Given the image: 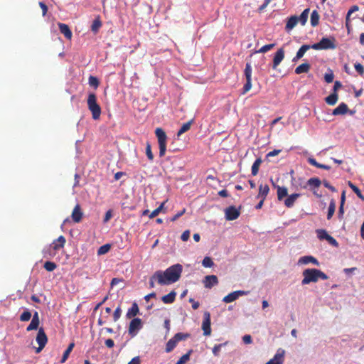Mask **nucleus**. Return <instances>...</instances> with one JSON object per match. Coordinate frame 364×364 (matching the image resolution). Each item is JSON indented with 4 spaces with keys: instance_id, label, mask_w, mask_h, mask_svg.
<instances>
[{
    "instance_id": "69168bd1",
    "label": "nucleus",
    "mask_w": 364,
    "mask_h": 364,
    "mask_svg": "<svg viewBox=\"0 0 364 364\" xmlns=\"http://www.w3.org/2000/svg\"><path fill=\"white\" fill-rule=\"evenodd\" d=\"M280 152H281V150H280V149H274L273 151H269V152L267 154V157H272V156H275L278 155Z\"/></svg>"
},
{
    "instance_id": "20e7f679",
    "label": "nucleus",
    "mask_w": 364,
    "mask_h": 364,
    "mask_svg": "<svg viewBox=\"0 0 364 364\" xmlns=\"http://www.w3.org/2000/svg\"><path fill=\"white\" fill-rule=\"evenodd\" d=\"M87 104L89 110L92 113V119L97 120L100 119L101 115V107L97 102V97L95 93H90L87 100Z\"/></svg>"
},
{
    "instance_id": "72a5a7b5",
    "label": "nucleus",
    "mask_w": 364,
    "mask_h": 364,
    "mask_svg": "<svg viewBox=\"0 0 364 364\" xmlns=\"http://www.w3.org/2000/svg\"><path fill=\"white\" fill-rule=\"evenodd\" d=\"M193 119H191L190 121L187 122L186 123H184L181 126V129L178 130V132L177 133V136H179L182 134L188 131L191 129V124H193Z\"/></svg>"
},
{
    "instance_id": "a19ab883",
    "label": "nucleus",
    "mask_w": 364,
    "mask_h": 364,
    "mask_svg": "<svg viewBox=\"0 0 364 364\" xmlns=\"http://www.w3.org/2000/svg\"><path fill=\"white\" fill-rule=\"evenodd\" d=\"M321 184V181L318 178H311L307 181V185L314 188H318Z\"/></svg>"
},
{
    "instance_id": "423d86ee",
    "label": "nucleus",
    "mask_w": 364,
    "mask_h": 364,
    "mask_svg": "<svg viewBox=\"0 0 364 364\" xmlns=\"http://www.w3.org/2000/svg\"><path fill=\"white\" fill-rule=\"evenodd\" d=\"M335 41L334 38H322L319 42L311 45V47L314 50L335 49L336 48Z\"/></svg>"
},
{
    "instance_id": "7c9ffc66",
    "label": "nucleus",
    "mask_w": 364,
    "mask_h": 364,
    "mask_svg": "<svg viewBox=\"0 0 364 364\" xmlns=\"http://www.w3.org/2000/svg\"><path fill=\"white\" fill-rule=\"evenodd\" d=\"M338 99V95L337 92H333L330 95H328V97H326L325 102L328 105L332 106V105H334L336 104Z\"/></svg>"
},
{
    "instance_id": "de8ad7c7",
    "label": "nucleus",
    "mask_w": 364,
    "mask_h": 364,
    "mask_svg": "<svg viewBox=\"0 0 364 364\" xmlns=\"http://www.w3.org/2000/svg\"><path fill=\"white\" fill-rule=\"evenodd\" d=\"M165 203H162L157 208L154 210L149 215L150 218H154L156 217L160 212L163 210Z\"/></svg>"
},
{
    "instance_id": "dca6fc26",
    "label": "nucleus",
    "mask_w": 364,
    "mask_h": 364,
    "mask_svg": "<svg viewBox=\"0 0 364 364\" xmlns=\"http://www.w3.org/2000/svg\"><path fill=\"white\" fill-rule=\"evenodd\" d=\"M284 58V50L281 48H279L275 53L274 58H273V64H272V68L277 69L278 65L281 63V62Z\"/></svg>"
},
{
    "instance_id": "9b49d317",
    "label": "nucleus",
    "mask_w": 364,
    "mask_h": 364,
    "mask_svg": "<svg viewBox=\"0 0 364 364\" xmlns=\"http://www.w3.org/2000/svg\"><path fill=\"white\" fill-rule=\"evenodd\" d=\"M142 328L141 319L139 318H133L129 326V333L134 336L138 331Z\"/></svg>"
},
{
    "instance_id": "ddd939ff",
    "label": "nucleus",
    "mask_w": 364,
    "mask_h": 364,
    "mask_svg": "<svg viewBox=\"0 0 364 364\" xmlns=\"http://www.w3.org/2000/svg\"><path fill=\"white\" fill-rule=\"evenodd\" d=\"M202 329L204 336H210L211 334L210 328V315L209 312H205L204 319L202 323Z\"/></svg>"
},
{
    "instance_id": "338daca9",
    "label": "nucleus",
    "mask_w": 364,
    "mask_h": 364,
    "mask_svg": "<svg viewBox=\"0 0 364 364\" xmlns=\"http://www.w3.org/2000/svg\"><path fill=\"white\" fill-rule=\"evenodd\" d=\"M105 345L107 348H112L114 346V341L111 338H108L105 341Z\"/></svg>"
},
{
    "instance_id": "9d476101",
    "label": "nucleus",
    "mask_w": 364,
    "mask_h": 364,
    "mask_svg": "<svg viewBox=\"0 0 364 364\" xmlns=\"http://www.w3.org/2000/svg\"><path fill=\"white\" fill-rule=\"evenodd\" d=\"M240 215V208L230 205L225 210V215L227 220H236Z\"/></svg>"
},
{
    "instance_id": "4468645a",
    "label": "nucleus",
    "mask_w": 364,
    "mask_h": 364,
    "mask_svg": "<svg viewBox=\"0 0 364 364\" xmlns=\"http://www.w3.org/2000/svg\"><path fill=\"white\" fill-rule=\"evenodd\" d=\"M156 282L161 286L166 285V282L162 279L161 270H158V271L155 272L154 274L151 277V278L149 279L150 288L154 287Z\"/></svg>"
},
{
    "instance_id": "bb28decb",
    "label": "nucleus",
    "mask_w": 364,
    "mask_h": 364,
    "mask_svg": "<svg viewBox=\"0 0 364 364\" xmlns=\"http://www.w3.org/2000/svg\"><path fill=\"white\" fill-rule=\"evenodd\" d=\"M311 68V65L308 63H304L301 65H299L298 67L295 69V73L296 74H301V73H306L309 71Z\"/></svg>"
},
{
    "instance_id": "e433bc0d",
    "label": "nucleus",
    "mask_w": 364,
    "mask_h": 364,
    "mask_svg": "<svg viewBox=\"0 0 364 364\" xmlns=\"http://www.w3.org/2000/svg\"><path fill=\"white\" fill-rule=\"evenodd\" d=\"M101 26H102V21H100V17H97V18H95L93 21L92 26H91V30L95 33H97Z\"/></svg>"
},
{
    "instance_id": "cd10ccee",
    "label": "nucleus",
    "mask_w": 364,
    "mask_h": 364,
    "mask_svg": "<svg viewBox=\"0 0 364 364\" xmlns=\"http://www.w3.org/2000/svg\"><path fill=\"white\" fill-rule=\"evenodd\" d=\"M320 15L316 10H314L311 14L310 21L312 27H316L319 23Z\"/></svg>"
},
{
    "instance_id": "c9c22d12",
    "label": "nucleus",
    "mask_w": 364,
    "mask_h": 364,
    "mask_svg": "<svg viewBox=\"0 0 364 364\" xmlns=\"http://www.w3.org/2000/svg\"><path fill=\"white\" fill-rule=\"evenodd\" d=\"M74 346H75V343H70L69 344L68 347L67 348V349L63 353V357H62L61 360H60L61 363H65L66 361V360L69 357L70 353L73 350Z\"/></svg>"
},
{
    "instance_id": "a878e982",
    "label": "nucleus",
    "mask_w": 364,
    "mask_h": 364,
    "mask_svg": "<svg viewBox=\"0 0 364 364\" xmlns=\"http://www.w3.org/2000/svg\"><path fill=\"white\" fill-rule=\"evenodd\" d=\"M176 293L171 291L169 294L161 297V300L164 304H172L176 299Z\"/></svg>"
},
{
    "instance_id": "a211bd4d",
    "label": "nucleus",
    "mask_w": 364,
    "mask_h": 364,
    "mask_svg": "<svg viewBox=\"0 0 364 364\" xmlns=\"http://www.w3.org/2000/svg\"><path fill=\"white\" fill-rule=\"evenodd\" d=\"M203 284L205 288L210 289L218 284V277L215 275H208L205 277Z\"/></svg>"
},
{
    "instance_id": "052dcab7",
    "label": "nucleus",
    "mask_w": 364,
    "mask_h": 364,
    "mask_svg": "<svg viewBox=\"0 0 364 364\" xmlns=\"http://www.w3.org/2000/svg\"><path fill=\"white\" fill-rule=\"evenodd\" d=\"M112 217V210H107L106 212V213H105L103 222L104 223H107L111 219Z\"/></svg>"
},
{
    "instance_id": "2f4dec72",
    "label": "nucleus",
    "mask_w": 364,
    "mask_h": 364,
    "mask_svg": "<svg viewBox=\"0 0 364 364\" xmlns=\"http://www.w3.org/2000/svg\"><path fill=\"white\" fill-rule=\"evenodd\" d=\"M308 162L311 165H312L316 168H323V169H326V170H329L331 168V167L329 166L325 165V164H321L317 162L316 160L312 157H309L308 159Z\"/></svg>"
},
{
    "instance_id": "473e14b6",
    "label": "nucleus",
    "mask_w": 364,
    "mask_h": 364,
    "mask_svg": "<svg viewBox=\"0 0 364 364\" xmlns=\"http://www.w3.org/2000/svg\"><path fill=\"white\" fill-rule=\"evenodd\" d=\"M309 11H310V9L309 8H307L303 11V12L301 13V14L299 16H298L299 22H300V23L302 26H304L306 24V23L308 20Z\"/></svg>"
},
{
    "instance_id": "5701e85b",
    "label": "nucleus",
    "mask_w": 364,
    "mask_h": 364,
    "mask_svg": "<svg viewBox=\"0 0 364 364\" xmlns=\"http://www.w3.org/2000/svg\"><path fill=\"white\" fill-rule=\"evenodd\" d=\"M299 193H293L284 200V205L287 208L293 207L296 199L300 196Z\"/></svg>"
},
{
    "instance_id": "4be33fe9",
    "label": "nucleus",
    "mask_w": 364,
    "mask_h": 364,
    "mask_svg": "<svg viewBox=\"0 0 364 364\" xmlns=\"http://www.w3.org/2000/svg\"><path fill=\"white\" fill-rule=\"evenodd\" d=\"M66 242L65 237L63 235H60L58 237L57 240H54L53 242V248L54 250H58L60 248H63Z\"/></svg>"
},
{
    "instance_id": "4d7b16f0",
    "label": "nucleus",
    "mask_w": 364,
    "mask_h": 364,
    "mask_svg": "<svg viewBox=\"0 0 364 364\" xmlns=\"http://www.w3.org/2000/svg\"><path fill=\"white\" fill-rule=\"evenodd\" d=\"M333 78H334V75H333V73L332 72L330 73H326L325 75H324L325 81L327 83L332 82L333 80Z\"/></svg>"
},
{
    "instance_id": "b1692460",
    "label": "nucleus",
    "mask_w": 364,
    "mask_h": 364,
    "mask_svg": "<svg viewBox=\"0 0 364 364\" xmlns=\"http://www.w3.org/2000/svg\"><path fill=\"white\" fill-rule=\"evenodd\" d=\"M269 191V188L267 184H261L259 186V193L257 196V198L265 199Z\"/></svg>"
},
{
    "instance_id": "79ce46f5",
    "label": "nucleus",
    "mask_w": 364,
    "mask_h": 364,
    "mask_svg": "<svg viewBox=\"0 0 364 364\" xmlns=\"http://www.w3.org/2000/svg\"><path fill=\"white\" fill-rule=\"evenodd\" d=\"M349 187L353 190V191L357 195L358 198H360L362 200H364V196L361 193L360 190L353 183L350 181L348 182Z\"/></svg>"
},
{
    "instance_id": "2eb2a0df",
    "label": "nucleus",
    "mask_w": 364,
    "mask_h": 364,
    "mask_svg": "<svg viewBox=\"0 0 364 364\" xmlns=\"http://www.w3.org/2000/svg\"><path fill=\"white\" fill-rule=\"evenodd\" d=\"M82 216L83 213L82 211L81 207L80 204L77 203L73 210L71 214L72 220H73V222L78 223L82 220Z\"/></svg>"
},
{
    "instance_id": "7ed1b4c3",
    "label": "nucleus",
    "mask_w": 364,
    "mask_h": 364,
    "mask_svg": "<svg viewBox=\"0 0 364 364\" xmlns=\"http://www.w3.org/2000/svg\"><path fill=\"white\" fill-rule=\"evenodd\" d=\"M31 322L26 328L27 331L38 329L40 323L38 313L37 311H35V313L32 316L31 313L28 310H26L20 316V321H28L31 319Z\"/></svg>"
},
{
    "instance_id": "49530a36",
    "label": "nucleus",
    "mask_w": 364,
    "mask_h": 364,
    "mask_svg": "<svg viewBox=\"0 0 364 364\" xmlns=\"http://www.w3.org/2000/svg\"><path fill=\"white\" fill-rule=\"evenodd\" d=\"M204 267H212L214 265L213 259L210 257H205L202 261Z\"/></svg>"
},
{
    "instance_id": "864d4df0",
    "label": "nucleus",
    "mask_w": 364,
    "mask_h": 364,
    "mask_svg": "<svg viewBox=\"0 0 364 364\" xmlns=\"http://www.w3.org/2000/svg\"><path fill=\"white\" fill-rule=\"evenodd\" d=\"M274 46V43L264 45L259 50L256 51V53H266L272 49Z\"/></svg>"
},
{
    "instance_id": "f3484780",
    "label": "nucleus",
    "mask_w": 364,
    "mask_h": 364,
    "mask_svg": "<svg viewBox=\"0 0 364 364\" xmlns=\"http://www.w3.org/2000/svg\"><path fill=\"white\" fill-rule=\"evenodd\" d=\"M284 350H279L274 355L273 358L269 360L266 364H283L284 363Z\"/></svg>"
},
{
    "instance_id": "0eeeda50",
    "label": "nucleus",
    "mask_w": 364,
    "mask_h": 364,
    "mask_svg": "<svg viewBox=\"0 0 364 364\" xmlns=\"http://www.w3.org/2000/svg\"><path fill=\"white\" fill-rule=\"evenodd\" d=\"M246 82L244 85L241 94L245 95L252 88V67L250 63H247L244 70Z\"/></svg>"
},
{
    "instance_id": "c756f323",
    "label": "nucleus",
    "mask_w": 364,
    "mask_h": 364,
    "mask_svg": "<svg viewBox=\"0 0 364 364\" xmlns=\"http://www.w3.org/2000/svg\"><path fill=\"white\" fill-rule=\"evenodd\" d=\"M299 262L303 264H309L310 262L313 263L315 265L318 266V261L313 256H304L300 258Z\"/></svg>"
},
{
    "instance_id": "f8f14e48",
    "label": "nucleus",
    "mask_w": 364,
    "mask_h": 364,
    "mask_svg": "<svg viewBox=\"0 0 364 364\" xmlns=\"http://www.w3.org/2000/svg\"><path fill=\"white\" fill-rule=\"evenodd\" d=\"M248 294H249V291H242V290L235 291L233 292L230 293L227 296H225L223 298V301L225 303H230V302L235 301L237 299H238V297L240 296L247 295Z\"/></svg>"
},
{
    "instance_id": "ea45409f",
    "label": "nucleus",
    "mask_w": 364,
    "mask_h": 364,
    "mask_svg": "<svg viewBox=\"0 0 364 364\" xmlns=\"http://www.w3.org/2000/svg\"><path fill=\"white\" fill-rule=\"evenodd\" d=\"M335 210H336V202L333 199H332L330 201V204L328 206V214H327L328 220H330L332 218V216L333 215V214L335 213Z\"/></svg>"
},
{
    "instance_id": "58836bf2",
    "label": "nucleus",
    "mask_w": 364,
    "mask_h": 364,
    "mask_svg": "<svg viewBox=\"0 0 364 364\" xmlns=\"http://www.w3.org/2000/svg\"><path fill=\"white\" fill-rule=\"evenodd\" d=\"M288 196L287 188L286 187L278 186L277 188V198L279 200H282L283 198Z\"/></svg>"
},
{
    "instance_id": "603ef678",
    "label": "nucleus",
    "mask_w": 364,
    "mask_h": 364,
    "mask_svg": "<svg viewBox=\"0 0 364 364\" xmlns=\"http://www.w3.org/2000/svg\"><path fill=\"white\" fill-rule=\"evenodd\" d=\"M88 81H89V84L90 86H92L95 88H97L99 86L100 82H99V80L96 77L90 75L89 77Z\"/></svg>"
},
{
    "instance_id": "393cba45",
    "label": "nucleus",
    "mask_w": 364,
    "mask_h": 364,
    "mask_svg": "<svg viewBox=\"0 0 364 364\" xmlns=\"http://www.w3.org/2000/svg\"><path fill=\"white\" fill-rule=\"evenodd\" d=\"M310 48H311V47L309 45L301 46V47L297 51L296 56L293 58V61H296L297 60L301 58L304 53Z\"/></svg>"
},
{
    "instance_id": "a18cd8bd",
    "label": "nucleus",
    "mask_w": 364,
    "mask_h": 364,
    "mask_svg": "<svg viewBox=\"0 0 364 364\" xmlns=\"http://www.w3.org/2000/svg\"><path fill=\"white\" fill-rule=\"evenodd\" d=\"M57 267V265L53 262L47 261L44 263V268L48 272H53Z\"/></svg>"
},
{
    "instance_id": "13d9d810",
    "label": "nucleus",
    "mask_w": 364,
    "mask_h": 364,
    "mask_svg": "<svg viewBox=\"0 0 364 364\" xmlns=\"http://www.w3.org/2000/svg\"><path fill=\"white\" fill-rule=\"evenodd\" d=\"M321 183L326 188H328L331 191H332V192L336 191V189L335 188V187L331 186L327 180H323V181H321Z\"/></svg>"
},
{
    "instance_id": "c85d7f7f",
    "label": "nucleus",
    "mask_w": 364,
    "mask_h": 364,
    "mask_svg": "<svg viewBox=\"0 0 364 364\" xmlns=\"http://www.w3.org/2000/svg\"><path fill=\"white\" fill-rule=\"evenodd\" d=\"M139 307L136 303H134L130 309H128L126 316L128 318H131L136 316L139 313Z\"/></svg>"
},
{
    "instance_id": "e2e57ef3",
    "label": "nucleus",
    "mask_w": 364,
    "mask_h": 364,
    "mask_svg": "<svg viewBox=\"0 0 364 364\" xmlns=\"http://www.w3.org/2000/svg\"><path fill=\"white\" fill-rule=\"evenodd\" d=\"M39 6L42 9L43 16H46V14H47V11H48V6L46 5V4H44L42 1L39 2Z\"/></svg>"
},
{
    "instance_id": "6e6d98bb",
    "label": "nucleus",
    "mask_w": 364,
    "mask_h": 364,
    "mask_svg": "<svg viewBox=\"0 0 364 364\" xmlns=\"http://www.w3.org/2000/svg\"><path fill=\"white\" fill-rule=\"evenodd\" d=\"M354 67H355V70L360 75H363L364 74V68L363 66L359 63H356L355 65H354Z\"/></svg>"
},
{
    "instance_id": "1a4fd4ad",
    "label": "nucleus",
    "mask_w": 364,
    "mask_h": 364,
    "mask_svg": "<svg viewBox=\"0 0 364 364\" xmlns=\"http://www.w3.org/2000/svg\"><path fill=\"white\" fill-rule=\"evenodd\" d=\"M317 237L319 240H326L333 247H338V242L336 240L328 234L326 230L323 229H318L316 230Z\"/></svg>"
},
{
    "instance_id": "680f3d73",
    "label": "nucleus",
    "mask_w": 364,
    "mask_h": 364,
    "mask_svg": "<svg viewBox=\"0 0 364 364\" xmlns=\"http://www.w3.org/2000/svg\"><path fill=\"white\" fill-rule=\"evenodd\" d=\"M242 341L245 344H250L252 343V336L250 335H245L242 337Z\"/></svg>"
},
{
    "instance_id": "37998d69",
    "label": "nucleus",
    "mask_w": 364,
    "mask_h": 364,
    "mask_svg": "<svg viewBox=\"0 0 364 364\" xmlns=\"http://www.w3.org/2000/svg\"><path fill=\"white\" fill-rule=\"evenodd\" d=\"M228 342L226 341L223 343H220V344H218V345H215V346L213 348V353L215 356H218L219 354H220V351L222 348L223 346H225L226 345H228Z\"/></svg>"
},
{
    "instance_id": "6e6552de",
    "label": "nucleus",
    "mask_w": 364,
    "mask_h": 364,
    "mask_svg": "<svg viewBox=\"0 0 364 364\" xmlns=\"http://www.w3.org/2000/svg\"><path fill=\"white\" fill-rule=\"evenodd\" d=\"M36 340L38 344V347L36 348V352L38 353L44 348L48 342L47 336L43 328H40L38 329Z\"/></svg>"
},
{
    "instance_id": "f03ea898",
    "label": "nucleus",
    "mask_w": 364,
    "mask_h": 364,
    "mask_svg": "<svg viewBox=\"0 0 364 364\" xmlns=\"http://www.w3.org/2000/svg\"><path fill=\"white\" fill-rule=\"evenodd\" d=\"M304 279L301 281L303 285L308 284L311 282H316L319 278L323 280L327 279L328 276L320 269H306L303 272Z\"/></svg>"
},
{
    "instance_id": "412c9836",
    "label": "nucleus",
    "mask_w": 364,
    "mask_h": 364,
    "mask_svg": "<svg viewBox=\"0 0 364 364\" xmlns=\"http://www.w3.org/2000/svg\"><path fill=\"white\" fill-rule=\"evenodd\" d=\"M299 18L296 16H290L287 21L285 29L287 31H289L292 30L298 23Z\"/></svg>"
},
{
    "instance_id": "5fc2aeb1",
    "label": "nucleus",
    "mask_w": 364,
    "mask_h": 364,
    "mask_svg": "<svg viewBox=\"0 0 364 364\" xmlns=\"http://www.w3.org/2000/svg\"><path fill=\"white\" fill-rule=\"evenodd\" d=\"M122 310L120 306H118L114 311L113 318L114 321H117L121 316Z\"/></svg>"
},
{
    "instance_id": "6ab92c4d",
    "label": "nucleus",
    "mask_w": 364,
    "mask_h": 364,
    "mask_svg": "<svg viewBox=\"0 0 364 364\" xmlns=\"http://www.w3.org/2000/svg\"><path fill=\"white\" fill-rule=\"evenodd\" d=\"M58 27L60 33H63L67 39L70 40L72 38V31L67 24L59 23Z\"/></svg>"
},
{
    "instance_id": "f257e3e1",
    "label": "nucleus",
    "mask_w": 364,
    "mask_h": 364,
    "mask_svg": "<svg viewBox=\"0 0 364 364\" xmlns=\"http://www.w3.org/2000/svg\"><path fill=\"white\" fill-rule=\"evenodd\" d=\"M182 269V265L176 264L169 267L165 271L161 270L162 279L166 282V285L176 282L181 277Z\"/></svg>"
},
{
    "instance_id": "bf43d9fd",
    "label": "nucleus",
    "mask_w": 364,
    "mask_h": 364,
    "mask_svg": "<svg viewBox=\"0 0 364 364\" xmlns=\"http://www.w3.org/2000/svg\"><path fill=\"white\" fill-rule=\"evenodd\" d=\"M186 208H183L182 210L178 212L171 219V221H176L178 218L182 216L186 213Z\"/></svg>"
},
{
    "instance_id": "aec40b11",
    "label": "nucleus",
    "mask_w": 364,
    "mask_h": 364,
    "mask_svg": "<svg viewBox=\"0 0 364 364\" xmlns=\"http://www.w3.org/2000/svg\"><path fill=\"white\" fill-rule=\"evenodd\" d=\"M348 112V105L346 103L342 102L336 108H335L333 110L332 114L335 115V116L340 115V114L343 115V114H346Z\"/></svg>"
},
{
    "instance_id": "c03bdc74",
    "label": "nucleus",
    "mask_w": 364,
    "mask_h": 364,
    "mask_svg": "<svg viewBox=\"0 0 364 364\" xmlns=\"http://www.w3.org/2000/svg\"><path fill=\"white\" fill-rule=\"evenodd\" d=\"M191 353L192 350H190L187 353L182 355L176 362V364H185L188 360H189Z\"/></svg>"
},
{
    "instance_id": "f704fd0d",
    "label": "nucleus",
    "mask_w": 364,
    "mask_h": 364,
    "mask_svg": "<svg viewBox=\"0 0 364 364\" xmlns=\"http://www.w3.org/2000/svg\"><path fill=\"white\" fill-rule=\"evenodd\" d=\"M262 161L260 158L257 159L253 163L251 168V172L252 176H256L258 173L259 166L262 164Z\"/></svg>"
},
{
    "instance_id": "0e129e2a",
    "label": "nucleus",
    "mask_w": 364,
    "mask_h": 364,
    "mask_svg": "<svg viewBox=\"0 0 364 364\" xmlns=\"http://www.w3.org/2000/svg\"><path fill=\"white\" fill-rule=\"evenodd\" d=\"M190 237V231L189 230H185L182 235H181V240L183 241H187Z\"/></svg>"
},
{
    "instance_id": "09e8293b",
    "label": "nucleus",
    "mask_w": 364,
    "mask_h": 364,
    "mask_svg": "<svg viewBox=\"0 0 364 364\" xmlns=\"http://www.w3.org/2000/svg\"><path fill=\"white\" fill-rule=\"evenodd\" d=\"M146 154L149 161L154 160V154L151 151V146L149 142L146 144Z\"/></svg>"
},
{
    "instance_id": "3c124183",
    "label": "nucleus",
    "mask_w": 364,
    "mask_h": 364,
    "mask_svg": "<svg viewBox=\"0 0 364 364\" xmlns=\"http://www.w3.org/2000/svg\"><path fill=\"white\" fill-rule=\"evenodd\" d=\"M189 336H190V334H188V333H177L176 334H175L173 338H175V340L178 343V342H179L181 341L186 340Z\"/></svg>"
},
{
    "instance_id": "8fccbe9b",
    "label": "nucleus",
    "mask_w": 364,
    "mask_h": 364,
    "mask_svg": "<svg viewBox=\"0 0 364 364\" xmlns=\"http://www.w3.org/2000/svg\"><path fill=\"white\" fill-rule=\"evenodd\" d=\"M110 247L111 246L109 244L102 245L97 250V255H101L106 254L110 250Z\"/></svg>"
},
{
    "instance_id": "4c0bfd02",
    "label": "nucleus",
    "mask_w": 364,
    "mask_h": 364,
    "mask_svg": "<svg viewBox=\"0 0 364 364\" xmlns=\"http://www.w3.org/2000/svg\"><path fill=\"white\" fill-rule=\"evenodd\" d=\"M177 341L175 340V338L173 337L171 338L166 343V353H170L171 352L174 348L177 345Z\"/></svg>"
},
{
    "instance_id": "774afa93",
    "label": "nucleus",
    "mask_w": 364,
    "mask_h": 364,
    "mask_svg": "<svg viewBox=\"0 0 364 364\" xmlns=\"http://www.w3.org/2000/svg\"><path fill=\"white\" fill-rule=\"evenodd\" d=\"M141 360L139 356H136L133 358L131 361L128 363V364H140Z\"/></svg>"
},
{
    "instance_id": "39448f33",
    "label": "nucleus",
    "mask_w": 364,
    "mask_h": 364,
    "mask_svg": "<svg viewBox=\"0 0 364 364\" xmlns=\"http://www.w3.org/2000/svg\"><path fill=\"white\" fill-rule=\"evenodd\" d=\"M155 134L157 137L159 147V156L163 157L166 151V141L167 136L164 129L161 127H157L155 129Z\"/></svg>"
}]
</instances>
